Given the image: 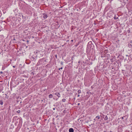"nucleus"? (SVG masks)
<instances>
[{
	"label": "nucleus",
	"mask_w": 132,
	"mask_h": 132,
	"mask_svg": "<svg viewBox=\"0 0 132 132\" xmlns=\"http://www.w3.org/2000/svg\"><path fill=\"white\" fill-rule=\"evenodd\" d=\"M92 46L93 47V44L92 43V42L91 41L89 42L87 45V46L89 48H91L92 47Z\"/></svg>",
	"instance_id": "nucleus-1"
},
{
	"label": "nucleus",
	"mask_w": 132,
	"mask_h": 132,
	"mask_svg": "<svg viewBox=\"0 0 132 132\" xmlns=\"http://www.w3.org/2000/svg\"><path fill=\"white\" fill-rule=\"evenodd\" d=\"M28 84L29 85H31V86L32 85L33 81L32 80V79L29 78V79L28 80Z\"/></svg>",
	"instance_id": "nucleus-2"
},
{
	"label": "nucleus",
	"mask_w": 132,
	"mask_h": 132,
	"mask_svg": "<svg viewBox=\"0 0 132 132\" xmlns=\"http://www.w3.org/2000/svg\"><path fill=\"white\" fill-rule=\"evenodd\" d=\"M32 104H30L29 106V108H28V110L30 111L33 110V104H32Z\"/></svg>",
	"instance_id": "nucleus-3"
},
{
	"label": "nucleus",
	"mask_w": 132,
	"mask_h": 132,
	"mask_svg": "<svg viewBox=\"0 0 132 132\" xmlns=\"http://www.w3.org/2000/svg\"><path fill=\"white\" fill-rule=\"evenodd\" d=\"M18 38L16 37H14L13 39L12 40V42L14 43H15L18 40Z\"/></svg>",
	"instance_id": "nucleus-4"
},
{
	"label": "nucleus",
	"mask_w": 132,
	"mask_h": 132,
	"mask_svg": "<svg viewBox=\"0 0 132 132\" xmlns=\"http://www.w3.org/2000/svg\"><path fill=\"white\" fill-rule=\"evenodd\" d=\"M48 16L46 13H44L43 14V17L45 19L47 18Z\"/></svg>",
	"instance_id": "nucleus-5"
},
{
	"label": "nucleus",
	"mask_w": 132,
	"mask_h": 132,
	"mask_svg": "<svg viewBox=\"0 0 132 132\" xmlns=\"http://www.w3.org/2000/svg\"><path fill=\"white\" fill-rule=\"evenodd\" d=\"M128 46L130 48H131L132 47V41L131 40L130 42L128 44Z\"/></svg>",
	"instance_id": "nucleus-6"
},
{
	"label": "nucleus",
	"mask_w": 132,
	"mask_h": 132,
	"mask_svg": "<svg viewBox=\"0 0 132 132\" xmlns=\"http://www.w3.org/2000/svg\"><path fill=\"white\" fill-rule=\"evenodd\" d=\"M4 37L3 35H0V40H2L4 39Z\"/></svg>",
	"instance_id": "nucleus-7"
},
{
	"label": "nucleus",
	"mask_w": 132,
	"mask_h": 132,
	"mask_svg": "<svg viewBox=\"0 0 132 132\" xmlns=\"http://www.w3.org/2000/svg\"><path fill=\"white\" fill-rule=\"evenodd\" d=\"M74 131L73 129L72 128H70L69 129V132H74Z\"/></svg>",
	"instance_id": "nucleus-8"
},
{
	"label": "nucleus",
	"mask_w": 132,
	"mask_h": 132,
	"mask_svg": "<svg viewBox=\"0 0 132 132\" xmlns=\"http://www.w3.org/2000/svg\"><path fill=\"white\" fill-rule=\"evenodd\" d=\"M55 95H56L57 96V97L59 98L60 97V94L59 93H55Z\"/></svg>",
	"instance_id": "nucleus-9"
},
{
	"label": "nucleus",
	"mask_w": 132,
	"mask_h": 132,
	"mask_svg": "<svg viewBox=\"0 0 132 132\" xmlns=\"http://www.w3.org/2000/svg\"><path fill=\"white\" fill-rule=\"evenodd\" d=\"M22 120L20 119H19V124L22 125Z\"/></svg>",
	"instance_id": "nucleus-10"
},
{
	"label": "nucleus",
	"mask_w": 132,
	"mask_h": 132,
	"mask_svg": "<svg viewBox=\"0 0 132 132\" xmlns=\"http://www.w3.org/2000/svg\"><path fill=\"white\" fill-rule=\"evenodd\" d=\"M22 126V125L18 124L17 127V128L19 129H20L21 128Z\"/></svg>",
	"instance_id": "nucleus-11"
},
{
	"label": "nucleus",
	"mask_w": 132,
	"mask_h": 132,
	"mask_svg": "<svg viewBox=\"0 0 132 132\" xmlns=\"http://www.w3.org/2000/svg\"><path fill=\"white\" fill-rule=\"evenodd\" d=\"M53 97V95L52 94H50L49 95V98H51Z\"/></svg>",
	"instance_id": "nucleus-12"
},
{
	"label": "nucleus",
	"mask_w": 132,
	"mask_h": 132,
	"mask_svg": "<svg viewBox=\"0 0 132 132\" xmlns=\"http://www.w3.org/2000/svg\"><path fill=\"white\" fill-rule=\"evenodd\" d=\"M3 102L2 100H0V104L1 105H2L3 104Z\"/></svg>",
	"instance_id": "nucleus-13"
},
{
	"label": "nucleus",
	"mask_w": 132,
	"mask_h": 132,
	"mask_svg": "<svg viewBox=\"0 0 132 132\" xmlns=\"http://www.w3.org/2000/svg\"><path fill=\"white\" fill-rule=\"evenodd\" d=\"M18 117L17 116H15L13 118V119H15V120H16L17 119H18Z\"/></svg>",
	"instance_id": "nucleus-14"
},
{
	"label": "nucleus",
	"mask_w": 132,
	"mask_h": 132,
	"mask_svg": "<svg viewBox=\"0 0 132 132\" xmlns=\"http://www.w3.org/2000/svg\"><path fill=\"white\" fill-rule=\"evenodd\" d=\"M108 117H107V116H106L104 118V119L105 120H107L108 119Z\"/></svg>",
	"instance_id": "nucleus-15"
},
{
	"label": "nucleus",
	"mask_w": 132,
	"mask_h": 132,
	"mask_svg": "<svg viewBox=\"0 0 132 132\" xmlns=\"http://www.w3.org/2000/svg\"><path fill=\"white\" fill-rule=\"evenodd\" d=\"M66 101V99L65 98H63L62 99V101L63 102H65Z\"/></svg>",
	"instance_id": "nucleus-16"
},
{
	"label": "nucleus",
	"mask_w": 132,
	"mask_h": 132,
	"mask_svg": "<svg viewBox=\"0 0 132 132\" xmlns=\"http://www.w3.org/2000/svg\"><path fill=\"white\" fill-rule=\"evenodd\" d=\"M28 47H29V49H32V46H28Z\"/></svg>",
	"instance_id": "nucleus-17"
},
{
	"label": "nucleus",
	"mask_w": 132,
	"mask_h": 132,
	"mask_svg": "<svg viewBox=\"0 0 132 132\" xmlns=\"http://www.w3.org/2000/svg\"><path fill=\"white\" fill-rule=\"evenodd\" d=\"M81 90H79L78 91V94H80L81 93Z\"/></svg>",
	"instance_id": "nucleus-18"
},
{
	"label": "nucleus",
	"mask_w": 132,
	"mask_h": 132,
	"mask_svg": "<svg viewBox=\"0 0 132 132\" xmlns=\"http://www.w3.org/2000/svg\"><path fill=\"white\" fill-rule=\"evenodd\" d=\"M114 19L116 20V19H118V17H117V16H115L114 17Z\"/></svg>",
	"instance_id": "nucleus-19"
},
{
	"label": "nucleus",
	"mask_w": 132,
	"mask_h": 132,
	"mask_svg": "<svg viewBox=\"0 0 132 132\" xmlns=\"http://www.w3.org/2000/svg\"><path fill=\"white\" fill-rule=\"evenodd\" d=\"M96 118H97V119H100V117L98 116H97L96 117Z\"/></svg>",
	"instance_id": "nucleus-20"
},
{
	"label": "nucleus",
	"mask_w": 132,
	"mask_h": 132,
	"mask_svg": "<svg viewBox=\"0 0 132 132\" xmlns=\"http://www.w3.org/2000/svg\"><path fill=\"white\" fill-rule=\"evenodd\" d=\"M34 18H35L36 19L37 18H38L37 17V15H34Z\"/></svg>",
	"instance_id": "nucleus-21"
},
{
	"label": "nucleus",
	"mask_w": 132,
	"mask_h": 132,
	"mask_svg": "<svg viewBox=\"0 0 132 132\" xmlns=\"http://www.w3.org/2000/svg\"><path fill=\"white\" fill-rule=\"evenodd\" d=\"M20 110H18L17 111V112L18 113H20Z\"/></svg>",
	"instance_id": "nucleus-22"
},
{
	"label": "nucleus",
	"mask_w": 132,
	"mask_h": 132,
	"mask_svg": "<svg viewBox=\"0 0 132 132\" xmlns=\"http://www.w3.org/2000/svg\"><path fill=\"white\" fill-rule=\"evenodd\" d=\"M61 65H63V62L62 61L61 62Z\"/></svg>",
	"instance_id": "nucleus-23"
},
{
	"label": "nucleus",
	"mask_w": 132,
	"mask_h": 132,
	"mask_svg": "<svg viewBox=\"0 0 132 132\" xmlns=\"http://www.w3.org/2000/svg\"><path fill=\"white\" fill-rule=\"evenodd\" d=\"M63 69V68L62 67H61L60 68H59V70H60V69Z\"/></svg>",
	"instance_id": "nucleus-24"
},
{
	"label": "nucleus",
	"mask_w": 132,
	"mask_h": 132,
	"mask_svg": "<svg viewBox=\"0 0 132 132\" xmlns=\"http://www.w3.org/2000/svg\"><path fill=\"white\" fill-rule=\"evenodd\" d=\"M127 32H128V33H129L130 32V30H128L127 31Z\"/></svg>",
	"instance_id": "nucleus-25"
},
{
	"label": "nucleus",
	"mask_w": 132,
	"mask_h": 132,
	"mask_svg": "<svg viewBox=\"0 0 132 132\" xmlns=\"http://www.w3.org/2000/svg\"><path fill=\"white\" fill-rule=\"evenodd\" d=\"M3 90L2 89H0V93H1Z\"/></svg>",
	"instance_id": "nucleus-26"
},
{
	"label": "nucleus",
	"mask_w": 132,
	"mask_h": 132,
	"mask_svg": "<svg viewBox=\"0 0 132 132\" xmlns=\"http://www.w3.org/2000/svg\"><path fill=\"white\" fill-rule=\"evenodd\" d=\"M125 116H124V117H122L121 118V119H124V118H125Z\"/></svg>",
	"instance_id": "nucleus-27"
},
{
	"label": "nucleus",
	"mask_w": 132,
	"mask_h": 132,
	"mask_svg": "<svg viewBox=\"0 0 132 132\" xmlns=\"http://www.w3.org/2000/svg\"><path fill=\"white\" fill-rule=\"evenodd\" d=\"M55 57H56V58H57V55H56H56H55Z\"/></svg>",
	"instance_id": "nucleus-28"
},
{
	"label": "nucleus",
	"mask_w": 132,
	"mask_h": 132,
	"mask_svg": "<svg viewBox=\"0 0 132 132\" xmlns=\"http://www.w3.org/2000/svg\"><path fill=\"white\" fill-rule=\"evenodd\" d=\"M30 119H31V120L32 121H33V119L32 118H30Z\"/></svg>",
	"instance_id": "nucleus-29"
},
{
	"label": "nucleus",
	"mask_w": 132,
	"mask_h": 132,
	"mask_svg": "<svg viewBox=\"0 0 132 132\" xmlns=\"http://www.w3.org/2000/svg\"><path fill=\"white\" fill-rule=\"evenodd\" d=\"M3 72L2 71H1L0 72V73L1 74H2L3 73Z\"/></svg>",
	"instance_id": "nucleus-30"
},
{
	"label": "nucleus",
	"mask_w": 132,
	"mask_h": 132,
	"mask_svg": "<svg viewBox=\"0 0 132 132\" xmlns=\"http://www.w3.org/2000/svg\"><path fill=\"white\" fill-rule=\"evenodd\" d=\"M13 67L14 68H15V66H13Z\"/></svg>",
	"instance_id": "nucleus-31"
},
{
	"label": "nucleus",
	"mask_w": 132,
	"mask_h": 132,
	"mask_svg": "<svg viewBox=\"0 0 132 132\" xmlns=\"http://www.w3.org/2000/svg\"><path fill=\"white\" fill-rule=\"evenodd\" d=\"M53 110H55V108H53Z\"/></svg>",
	"instance_id": "nucleus-32"
},
{
	"label": "nucleus",
	"mask_w": 132,
	"mask_h": 132,
	"mask_svg": "<svg viewBox=\"0 0 132 132\" xmlns=\"http://www.w3.org/2000/svg\"><path fill=\"white\" fill-rule=\"evenodd\" d=\"M79 96H80V95H78L77 96H78V97H79Z\"/></svg>",
	"instance_id": "nucleus-33"
},
{
	"label": "nucleus",
	"mask_w": 132,
	"mask_h": 132,
	"mask_svg": "<svg viewBox=\"0 0 132 132\" xmlns=\"http://www.w3.org/2000/svg\"><path fill=\"white\" fill-rule=\"evenodd\" d=\"M126 56H129L128 55H126Z\"/></svg>",
	"instance_id": "nucleus-34"
},
{
	"label": "nucleus",
	"mask_w": 132,
	"mask_h": 132,
	"mask_svg": "<svg viewBox=\"0 0 132 132\" xmlns=\"http://www.w3.org/2000/svg\"><path fill=\"white\" fill-rule=\"evenodd\" d=\"M73 41V40H71V41L72 42Z\"/></svg>",
	"instance_id": "nucleus-35"
},
{
	"label": "nucleus",
	"mask_w": 132,
	"mask_h": 132,
	"mask_svg": "<svg viewBox=\"0 0 132 132\" xmlns=\"http://www.w3.org/2000/svg\"><path fill=\"white\" fill-rule=\"evenodd\" d=\"M80 61H79L78 62V63H80Z\"/></svg>",
	"instance_id": "nucleus-36"
},
{
	"label": "nucleus",
	"mask_w": 132,
	"mask_h": 132,
	"mask_svg": "<svg viewBox=\"0 0 132 132\" xmlns=\"http://www.w3.org/2000/svg\"><path fill=\"white\" fill-rule=\"evenodd\" d=\"M27 42H28V40H27Z\"/></svg>",
	"instance_id": "nucleus-37"
},
{
	"label": "nucleus",
	"mask_w": 132,
	"mask_h": 132,
	"mask_svg": "<svg viewBox=\"0 0 132 132\" xmlns=\"http://www.w3.org/2000/svg\"><path fill=\"white\" fill-rule=\"evenodd\" d=\"M79 105V103H78V105Z\"/></svg>",
	"instance_id": "nucleus-38"
},
{
	"label": "nucleus",
	"mask_w": 132,
	"mask_h": 132,
	"mask_svg": "<svg viewBox=\"0 0 132 132\" xmlns=\"http://www.w3.org/2000/svg\"><path fill=\"white\" fill-rule=\"evenodd\" d=\"M35 20H36V21H37V20L36 19Z\"/></svg>",
	"instance_id": "nucleus-39"
},
{
	"label": "nucleus",
	"mask_w": 132,
	"mask_h": 132,
	"mask_svg": "<svg viewBox=\"0 0 132 132\" xmlns=\"http://www.w3.org/2000/svg\"><path fill=\"white\" fill-rule=\"evenodd\" d=\"M31 73L32 74L33 73V72H31Z\"/></svg>",
	"instance_id": "nucleus-40"
},
{
	"label": "nucleus",
	"mask_w": 132,
	"mask_h": 132,
	"mask_svg": "<svg viewBox=\"0 0 132 132\" xmlns=\"http://www.w3.org/2000/svg\"><path fill=\"white\" fill-rule=\"evenodd\" d=\"M7 20H8V19H7Z\"/></svg>",
	"instance_id": "nucleus-41"
},
{
	"label": "nucleus",
	"mask_w": 132,
	"mask_h": 132,
	"mask_svg": "<svg viewBox=\"0 0 132 132\" xmlns=\"http://www.w3.org/2000/svg\"><path fill=\"white\" fill-rule=\"evenodd\" d=\"M94 120H95V119H94Z\"/></svg>",
	"instance_id": "nucleus-42"
},
{
	"label": "nucleus",
	"mask_w": 132,
	"mask_h": 132,
	"mask_svg": "<svg viewBox=\"0 0 132 132\" xmlns=\"http://www.w3.org/2000/svg\"><path fill=\"white\" fill-rule=\"evenodd\" d=\"M56 100H57V99Z\"/></svg>",
	"instance_id": "nucleus-43"
}]
</instances>
